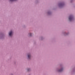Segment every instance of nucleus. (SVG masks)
<instances>
[{"mask_svg":"<svg viewBox=\"0 0 75 75\" xmlns=\"http://www.w3.org/2000/svg\"><path fill=\"white\" fill-rule=\"evenodd\" d=\"M69 20L70 21H72V20H73V16H72V15L70 16H69Z\"/></svg>","mask_w":75,"mask_h":75,"instance_id":"obj_1","label":"nucleus"},{"mask_svg":"<svg viewBox=\"0 0 75 75\" xmlns=\"http://www.w3.org/2000/svg\"><path fill=\"white\" fill-rule=\"evenodd\" d=\"M13 34V32L12 31H11L9 33V35L10 36H11Z\"/></svg>","mask_w":75,"mask_h":75,"instance_id":"obj_2","label":"nucleus"},{"mask_svg":"<svg viewBox=\"0 0 75 75\" xmlns=\"http://www.w3.org/2000/svg\"><path fill=\"white\" fill-rule=\"evenodd\" d=\"M30 57H31V55H30V54H28V58H29V59H30Z\"/></svg>","mask_w":75,"mask_h":75,"instance_id":"obj_3","label":"nucleus"},{"mask_svg":"<svg viewBox=\"0 0 75 75\" xmlns=\"http://www.w3.org/2000/svg\"><path fill=\"white\" fill-rule=\"evenodd\" d=\"M63 70L62 69H61L60 70H59V72H61Z\"/></svg>","mask_w":75,"mask_h":75,"instance_id":"obj_4","label":"nucleus"},{"mask_svg":"<svg viewBox=\"0 0 75 75\" xmlns=\"http://www.w3.org/2000/svg\"><path fill=\"white\" fill-rule=\"evenodd\" d=\"M29 35H30V36H31V33H29Z\"/></svg>","mask_w":75,"mask_h":75,"instance_id":"obj_5","label":"nucleus"},{"mask_svg":"<svg viewBox=\"0 0 75 75\" xmlns=\"http://www.w3.org/2000/svg\"><path fill=\"white\" fill-rule=\"evenodd\" d=\"M10 1H16V0H10Z\"/></svg>","mask_w":75,"mask_h":75,"instance_id":"obj_6","label":"nucleus"},{"mask_svg":"<svg viewBox=\"0 0 75 75\" xmlns=\"http://www.w3.org/2000/svg\"><path fill=\"white\" fill-rule=\"evenodd\" d=\"M28 71H29V70L28 69Z\"/></svg>","mask_w":75,"mask_h":75,"instance_id":"obj_7","label":"nucleus"}]
</instances>
